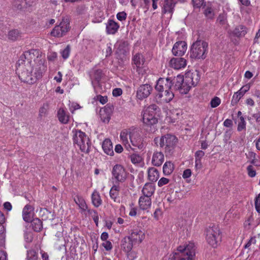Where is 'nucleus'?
<instances>
[{"instance_id": "obj_48", "label": "nucleus", "mask_w": 260, "mask_h": 260, "mask_svg": "<svg viewBox=\"0 0 260 260\" xmlns=\"http://www.w3.org/2000/svg\"><path fill=\"white\" fill-rule=\"evenodd\" d=\"M100 117L101 120L104 122H109L110 119V115L109 114H104L102 112V110L100 111Z\"/></svg>"}, {"instance_id": "obj_31", "label": "nucleus", "mask_w": 260, "mask_h": 260, "mask_svg": "<svg viewBox=\"0 0 260 260\" xmlns=\"http://www.w3.org/2000/svg\"><path fill=\"white\" fill-rule=\"evenodd\" d=\"M57 117L59 121L63 123L67 124L69 121L70 116L67 114L66 111L63 109H59L57 112Z\"/></svg>"}, {"instance_id": "obj_26", "label": "nucleus", "mask_w": 260, "mask_h": 260, "mask_svg": "<svg viewBox=\"0 0 260 260\" xmlns=\"http://www.w3.org/2000/svg\"><path fill=\"white\" fill-rule=\"evenodd\" d=\"M247 33L246 28L243 25H239L237 26L230 34L236 37H243Z\"/></svg>"}, {"instance_id": "obj_60", "label": "nucleus", "mask_w": 260, "mask_h": 260, "mask_svg": "<svg viewBox=\"0 0 260 260\" xmlns=\"http://www.w3.org/2000/svg\"><path fill=\"white\" fill-rule=\"evenodd\" d=\"M97 98L100 102L102 104H105L108 101L107 96H103L101 95H99L97 96Z\"/></svg>"}, {"instance_id": "obj_13", "label": "nucleus", "mask_w": 260, "mask_h": 260, "mask_svg": "<svg viewBox=\"0 0 260 260\" xmlns=\"http://www.w3.org/2000/svg\"><path fill=\"white\" fill-rule=\"evenodd\" d=\"M250 87L249 84H246L242 86L237 92H235L233 96L231 104L233 106L236 105L240 99L249 90Z\"/></svg>"}, {"instance_id": "obj_37", "label": "nucleus", "mask_w": 260, "mask_h": 260, "mask_svg": "<svg viewBox=\"0 0 260 260\" xmlns=\"http://www.w3.org/2000/svg\"><path fill=\"white\" fill-rule=\"evenodd\" d=\"M91 199L92 202L95 207H98L101 205L102 200L98 192L96 191L93 192L92 194Z\"/></svg>"}, {"instance_id": "obj_38", "label": "nucleus", "mask_w": 260, "mask_h": 260, "mask_svg": "<svg viewBox=\"0 0 260 260\" xmlns=\"http://www.w3.org/2000/svg\"><path fill=\"white\" fill-rule=\"evenodd\" d=\"M146 111L149 112V113L153 114L156 115V117L159 116V113L160 112V109L158 107V106H157L155 104H152L150 105L147 109Z\"/></svg>"}, {"instance_id": "obj_56", "label": "nucleus", "mask_w": 260, "mask_h": 260, "mask_svg": "<svg viewBox=\"0 0 260 260\" xmlns=\"http://www.w3.org/2000/svg\"><path fill=\"white\" fill-rule=\"evenodd\" d=\"M169 182V179L162 177L161 178L158 182V185L159 187H161L165 184H167Z\"/></svg>"}, {"instance_id": "obj_16", "label": "nucleus", "mask_w": 260, "mask_h": 260, "mask_svg": "<svg viewBox=\"0 0 260 260\" xmlns=\"http://www.w3.org/2000/svg\"><path fill=\"white\" fill-rule=\"evenodd\" d=\"M170 64L171 67L178 70L186 66V60L182 57L173 58L170 61Z\"/></svg>"}, {"instance_id": "obj_6", "label": "nucleus", "mask_w": 260, "mask_h": 260, "mask_svg": "<svg viewBox=\"0 0 260 260\" xmlns=\"http://www.w3.org/2000/svg\"><path fill=\"white\" fill-rule=\"evenodd\" d=\"M112 174L114 178L116 180V183H123L127 178V172L124 168L121 165H115L112 171Z\"/></svg>"}, {"instance_id": "obj_34", "label": "nucleus", "mask_w": 260, "mask_h": 260, "mask_svg": "<svg viewBox=\"0 0 260 260\" xmlns=\"http://www.w3.org/2000/svg\"><path fill=\"white\" fill-rule=\"evenodd\" d=\"M148 179L151 182H155L158 178L159 174L158 171L154 168L149 169L148 171Z\"/></svg>"}, {"instance_id": "obj_27", "label": "nucleus", "mask_w": 260, "mask_h": 260, "mask_svg": "<svg viewBox=\"0 0 260 260\" xmlns=\"http://www.w3.org/2000/svg\"><path fill=\"white\" fill-rule=\"evenodd\" d=\"M34 208L30 205H26L23 209L22 216L23 220L29 222L31 221L30 212L33 211Z\"/></svg>"}, {"instance_id": "obj_63", "label": "nucleus", "mask_w": 260, "mask_h": 260, "mask_svg": "<svg viewBox=\"0 0 260 260\" xmlns=\"http://www.w3.org/2000/svg\"><path fill=\"white\" fill-rule=\"evenodd\" d=\"M57 56L56 52H51L50 54L48 55V59L50 61H54L56 58Z\"/></svg>"}, {"instance_id": "obj_1", "label": "nucleus", "mask_w": 260, "mask_h": 260, "mask_svg": "<svg viewBox=\"0 0 260 260\" xmlns=\"http://www.w3.org/2000/svg\"><path fill=\"white\" fill-rule=\"evenodd\" d=\"M36 50H31L25 52L22 54L16 63V73L20 80L24 83L29 84H34L42 76L43 71L45 70L46 67L44 65V60H38L39 66L36 68L35 72L32 74L33 67L32 66V59L35 57L34 52Z\"/></svg>"}, {"instance_id": "obj_18", "label": "nucleus", "mask_w": 260, "mask_h": 260, "mask_svg": "<svg viewBox=\"0 0 260 260\" xmlns=\"http://www.w3.org/2000/svg\"><path fill=\"white\" fill-rule=\"evenodd\" d=\"M135 243L132 241V239L128 236L124 237L121 241V248L125 252H129L133 248Z\"/></svg>"}, {"instance_id": "obj_49", "label": "nucleus", "mask_w": 260, "mask_h": 260, "mask_svg": "<svg viewBox=\"0 0 260 260\" xmlns=\"http://www.w3.org/2000/svg\"><path fill=\"white\" fill-rule=\"evenodd\" d=\"M102 71L101 70H96L94 71V77L99 83L102 77Z\"/></svg>"}, {"instance_id": "obj_57", "label": "nucleus", "mask_w": 260, "mask_h": 260, "mask_svg": "<svg viewBox=\"0 0 260 260\" xmlns=\"http://www.w3.org/2000/svg\"><path fill=\"white\" fill-rule=\"evenodd\" d=\"M102 245L107 251L110 250L112 248V243L109 241H106L105 242L102 244Z\"/></svg>"}, {"instance_id": "obj_9", "label": "nucleus", "mask_w": 260, "mask_h": 260, "mask_svg": "<svg viewBox=\"0 0 260 260\" xmlns=\"http://www.w3.org/2000/svg\"><path fill=\"white\" fill-rule=\"evenodd\" d=\"M34 2L35 0H14L13 8L16 11L25 12L33 5Z\"/></svg>"}, {"instance_id": "obj_29", "label": "nucleus", "mask_w": 260, "mask_h": 260, "mask_svg": "<svg viewBox=\"0 0 260 260\" xmlns=\"http://www.w3.org/2000/svg\"><path fill=\"white\" fill-rule=\"evenodd\" d=\"M173 88L169 89V90L165 91L163 92L159 93V98H163V100L166 103L170 102L174 98V94L173 92Z\"/></svg>"}, {"instance_id": "obj_28", "label": "nucleus", "mask_w": 260, "mask_h": 260, "mask_svg": "<svg viewBox=\"0 0 260 260\" xmlns=\"http://www.w3.org/2000/svg\"><path fill=\"white\" fill-rule=\"evenodd\" d=\"M164 156L162 152H156L153 155L152 163L155 166H160L164 161Z\"/></svg>"}, {"instance_id": "obj_25", "label": "nucleus", "mask_w": 260, "mask_h": 260, "mask_svg": "<svg viewBox=\"0 0 260 260\" xmlns=\"http://www.w3.org/2000/svg\"><path fill=\"white\" fill-rule=\"evenodd\" d=\"M117 44L118 46L117 52L125 56L128 52L129 45L128 41L122 40L118 41Z\"/></svg>"}, {"instance_id": "obj_24", "label": "nucleus", "mask_w": 260, "mask_h": 260, "mask_svg": "<svg viewBox=\"0 0 260 260\" xmlns=\"http://www.w3.org/2000/svg\"><path fill=\"white\" fill-rule=\"evenodd\" d=\"M154 191L155 186L151 183H146L142 190L143 196L150 198L154 193Z\"/></svg>"}, {"instance_id": "obj_39", "label": "nucleus", "mask_w": 260, "mask_h": 260, "mask_svg": "<svg viewBox=\"0 0 260 260\" xmlns=\"http://www.w3.org/2000/svg\"><path fill=\"white\" fill-rule=\"evenodd\" d=\"M74 200L80 209L83 211H85L87 209V206L84 200L82 198L78 197L77 198L75 199Z\"/></svg>"}, {"instance_id": "obj_23", "label": "nucleus", "mask_w": 260, "mask_h": 260, "mask_svg": "<svg viewBox=\"0 0 260 260\" xmlns=\"http://www.w3.org/2000/svg\"><path fill=\"white\" fill-rule=\"evenodd\" d=\"M22 33L20 30L18 29H12L8 33V38L12 41H16L21 39Z\"/></svg>"}, {"instance_id": "obj_45", "label": "nucleus", "mask_w": 260, "mask_h": 260, "mask_svg": "<svg viewBox=\"0 0 260 260\" xmlns=\"http://www.w3.org/2000/svg\"><path fill=\"white\" fill-rule=\"evenodd\" d=\"M71 50V47L69 45H68L67 47L62 50L61 52L62 58L66 59L68 58Z\"/></svg>"}, {"instance_id": "obj_33", "label": "nucleus", "mask_w": 260, "mask_h": 260, "mask_svg": "<svg viewBox=\"0 0 260 260\" xmlns=\"http://www.w3.org/2000/svg\"><path fill=\"white\" fill-rule=\"evenodd\" d=\"M31 222V226L33 230L36 232H39L43 228V224L42 221L38 218H36L30 221Z\"/></svg>"}, {"instance_id": "obj_7", "label": "nucleus", "mask_w": 260, "mask_h": 260, "mask_svg": "<svg viewBox=\"0 0 260 260\" xmlns=\"http://www.w3.org/2000/svg\"><path fill=\"white\" fill-rule=\"evenodd\" d=\"M193 77H196V80L192 81L188 77H185L183 84H181L180 88L178 89V91L181 94H186L190 89L191 86H195L198 84L200 76L198 73H195L193 75Z\"/></svg>"}, {"instance_id": "obj_5", "label": "nucleus", "mask_w": 260, "mask_h": 260, "mask_svg": "<svg viewBox=\"0 0 260 260\" xmlns=\"http://www.w3.org/2000/svg\"><path fill=\"white\" fill-rule=\"evenodd\" d=\"M221 239L220 232L218 226L213 225L207 229L206 240L209 244L213 247H216Z\"/></svg>"}, {"instance_id": "obj_19", "label": "nucleus", "mask_w": 260, "mask_h": 260, "mask_svg": "<svg viewBox=\"0 0 260 260\" xmlns=\"http://www.w3.org/2000/svg\"><path fill=\"white\" fill-rule=\"evenodd\" d=\"M132 61L133 64L136 66V71L138 72L139 69L142 68L145 62V59L142 54L138 53L134 55Z\"/></svg>"}, {"instance_id": "obj_20", "label": "nucleus", "mask_w": 260, "mask_h": 260, "mask_svg": "<svg viewBox=\"0 0 260 260\" xmlns=\"http://www.w3.org/2000/svg\"><path fill=\"white\" fill-rule=\"evenodd\" d=\"M119 28L118 24L112 19H109L106 24V31L108 34H115Z\"/></svg>"}, {"instance_id": "obj_10", "label": "nucleus", "mask_w": 260, "mask_h": 260, "mask_svg": "<svg viewBox=\"0 0 260 260\" xmlns=\"http://www.w3.org/2000/svg\"><path fill=\"white\" fill-rule=\"evenodd\" d=\"M172 86L173 83L170 78H160L157 81L155 88L159 93H161L165 91L169 90Z\"/></svg>"}, {"instance_id": "obj_58", "label": "nucleus", "mask_w": 260, "mask_h": 260, "mask_svg": "<svg viewBox=\"0 0 260 260\" xmlns=\"http://www.w3.org/2000/svg\"><path fill=\"white\" fill-rule=\"evenodd\" d=\"M122 93V90L121 88H116L113 90L112 94L114 96L117 97L120 96Z\"/></svg>"}, {"instance_id": "obj_44", "label": "nucleus", "mask_w": 260, "mask_h": 260, "mask_svg": "<svg viewBox=\"0 0 260 260\" xmlns=\"http://www.w3.org/2000/svg\"><path fill=\"white\" fill-rule=\"evenodd\" d=\"M205 16L209 19H212L214 16V13L213 9L210 7H207L204 11Z\"/></svg>"}, {"instance_id": "obj_22", "label": "nucleus", "mask_w": 260, "mask_h": 260, "mask_svg": "<svg viewBox=\"0 0 260 260\" xmlns=\"http://www.w3.org/2000/svg\"><path fill=\"white\" fill-rule=\"evenodd\" d=\"M102 148L105 153L110 156L114 155L113 145L109 139H106L102 143Z\"/></svg>"}, {"instance_id": "obj_51", "label": "nucleus", "mask_w": 260, "mask_h": 260, "mask_svg": "<svg viewBox=\"0 0 260 260\" xmlns=\"http://www.w3.org/2000/svg\"><path fill=\"white\" fill-rule=\"evenodd\" d=\"M248 174L250 177H253L256 175V172L254 170L253 167L251 165H249L247 168Z\"/></svg>"}, {"instance_id": "obj_32", "label": "nucleus", "mask_w": 260, "mask_h": 260, "mask_svg": "<svg viewBox=\"0 0 260 260\" xmlns=\"http://www.w3.org/2000/svg\"><path fill=\"white\" fill-rule=\"evenodd\" d=\"M184 76L183 75H178L177 77H175L173 80H171L173 83V88L175 90H178L181 87V84H183L184 81Z\"/></svg>"}, {"instance_id": "obj_46", "label": "nucleus", "mask_w": 260, "mask_h": 260, "mask_svg": "<svg viewBox=\"0 0 260 260\" xmlns=\"http://www.w3.org/2000/svg\"><path fill=\"white\" fill-rule=\"evenodd\" d=\"M88 212L92 215L93 219L96 224V225H98L99 216L96 211L94 210H88Z\"/></svg>"}, {"instance_id": "obj_41", "label": "nucleus", "mask_w": 260, "mask_h": 260, "mask_svg": "<svg viewBox=\"0 0 260 260\" xmlns=\"http://www.w3.org/2000/svg\"><path fill=\"white\" fill-rule=\"evenodd\" d=\"M38 256L37 252L34 250H29L27 251V260H37Z\"/></svg>"}, {"instance_id": "obj_50", "label": "nucleus", "mask_w": 260, "mask_h": 260, "mask_svg": "<svg viewBox=\"0 0 260 260\" xmlns=\"http://www.w3.org/2000/svg\"><path fill=\"white\" fill-rule=\"evenodd\" d=\"M113 109V106L110 104H107L104 108V109L102 110V112L104 113V114H109L110 115V114L112 113V111Z\"/></svg>"}, {"instance_id": "obj_30", "label": "nucleus", "mask_w": 260, "mask_h": 260, "mask_svg": "<svg viewBox=\"0 0 260 260\" xmlns=\"http://www.w3.org/2000/svg\"><path fill=\"white\" fill-rule=\"evenodd\" d=\"M186 248V258L187 260H194L193 257L195 256V249L193 243H190L185 246Z\"/></svg>"}, {"instance_id": "obj_61", "label": "nucleus", "mask_w": 260, "mask_h": 260, "mask_svg": "<svg viewBox=\"0 0 260 260\" xmlns=\"http://www.w3.org/2000/svg\"><path fill=\"white\" fill-rule=\"evenodd\" d=\"M177 250L178 252L177 253H181L183 256L186 257V248L185 246H180L177 248Z\"/></svg>"}, {"instance_id": "obj_59", "label": "nucleus", "mask_w": 260, "mask_h": 260, "mask_svg": "<svg viewBox=\"0 0 260 260\" xmlns=\"http://www.w3.org/2000/svg\"><path fill=\"white\" fill-rule=\"evenodd\" d=\"M226 18L224 14H220L217 19V21L221 25L225 24Z\"/></svg>"}, {"instance_id": "obj_64", "label": "nucleus", "mask_w": 260, "mask_h": 260, "mask_svg": "<svg viewBox=\"0 0 260 260\" xmlns=\"http://www.w3.org/2000/svg\"><path fill=\"white\" fill-rule=\"evenodd\" d=\"M161 214V210L159 208H157L154 213V217L156 220H158L159 219V216H160Z\"/></svg>"}, {"instance_id": "obj_43", "label": "nucleus", "mask_w": 260, "mask_h": 260, "mask_svg": "<svg viewBox=\"0 0 260 260\" xmlns=\"http://www.w3.org/2000/svg\"><path fill=\"white\" fill-rule=\"evenodd\" d=\"M240 122L238 125L237 130L239 132L242 131L243 129L246 128V122L245 121L244 118L243 116L240 117Z\"/></svg>"}, {"instance_id": "obj_17", "label": "nucleus", "mask_w": 260, "mask_h": 260, "mask_svg": "<svg viewBox=\"0 0 260 260\" xmlns=\"http://www.w3.org/2000/svg\"><path fill=\"white\" fill-rule=\"evenodd\" d=\"M176 4L171 0H165L162 10V14H169L170 17H171Z\"/></svg>"}, {"instance_id": "obj_15", "label": "nucleus", "mask_w": 260, "mask_h": 260, "mask_svg": "<svg viewBox=\"0 0 260 260\" xmlns=\"http://www.w3.org/2000/svg\"><path fill=\"white\" fill-rule=\"evenodd\" d=\"M143 122L147 125H154L158 122V117L156 115L152 114L147 111L144 113L143 117Z\"/></svg>"}, {"instance_id": "obj_52", "label": "nucleus", "mask_w": 260, "mask_h": 260, "mask_svg": "<svg viewBox=\"0 0 260 260\" xmlns=\"http://www.w3.org/2000/svg\"><path fill=\"white\" fill-rule=\"evenodd\" d=\"M120 138L122 141L123 143H128V136L129 137V135L127 133L125 132H122L120 134Z\"/></svg>"}, {"instance_id": "obj_53", "label": "nucleus", "mask_w": 260, "mask_h": 260, "mask_svg": "<svg viewBox=\"0 0 260 260\" xmlns=\"http://www.w3.org/2000/svg\"><path fill=\"white\" fill-rule=\"evenodd\" d=\"M193 7L197 8H200L204 4V0H192Z\"/></svg>"}, {"instance_id": "obj_21", "label": "nucleus", "mask_w": 260, "mask_h": 260, "mask_svg": "<svg viewBox=\"0 0 260 260\" xmlns=\"http://www.w3.org/2000/svg\"><path fill=\"white\" fill-rule=\"evenodd\" d=\"M139 204L141 209L147 210L150 207L151 199L150 197L142 196L139 198Z\"/></svg>"}, {"instance_id": "obj_12", "label": "nucleus", "mask_w": 260, "mask_h": 260, "mask_svg": "<svg viewBox=\"0 0 260 260\" xmlns=\"http://www.w3.org/2000/svg\"><path fill=\"white\" fill-rule=\"evenodd\" d=\"M152 90V87L148 84L140 86L137 92V96L139 99L142 100L147 98Z\"/></svg>"}, {"instance_id": "obj_14", "label": "nucleus", "mask_w": 260, "mask_h": 260, "mask_svg": "<svg viewBox=\"0 0 260 260\" xmlns=\"http://www.w3.org/2000/svg\"><path fill=\"white\" fill-rule=\"evenodd\" d=\"M128 237L136 244L142 242L145 238V234L142 231L138 229H136L132 231L131 236Z\"/></svg>"}, {"instance_id": "obj_42", "label": "nucleus", "mask_w": 260, "mask_h": 260, "mask_svg": "<svg viewBox=\"0 0 260 260\" xmlns=\"http://www.w3.org/2000/svg\"><path fill=\"white\" fill-rule=\"evenodd\" d=\"M132 162L134 164H139L142 160V157L137 154H133L131 155Z\"/></svg>"}, {"instance_id": "obj_2", "label": "nucleus", "mask_w": 260, "mask_h": 260, "mask_svg": "<svg viewBox=\"0 0 260 260\" xmlns=\"http://www.w3.org/2000/svg\"><path fill=\"white\" fill-rule=\"evenodd\" d=\"M154 141L156 144L159 141V146L165 150L166 155H171L174 152L178 139L175 136L168 134L162 136L159 139L155 138Z\"/></svg>"}, {"instance_id": "obj_35", "label": "nucleus", "mask_w": 260, "mask_h": 260, "mask_svg": "<svg viewBox=\"0 0 260 260\" xmlns=\"http://www.w3.org/2000/svg\"><path fill=\"white\" fill-rule=\"evenodd\" d=\"M129 138L131 140V142L133 146L138 147L139 149L142 150L144 148V144L142 143V139L141 138H139L138 139L135 140L133 138L131 133L129 134Z\"/></svg>"}, {"instance_id": "obj_4", "label": "nucleus", "mask_w": 260, "mask_h": 260, "mask_svg": "<svg viewBox=\"0 0 260 260\" xmlns=\"http://www.w3.org/2000/svg\"><path fill=\"white\" fill-rule=\"evenodd\" d=\"M74 143L77 144L81 151L88 153L90 148V141L86 134L78 130L73 137Z\"/></svg>"}, {"instance_id": "obj_54", "label": "nucleus", "mask_w": 260, "mask_h": 260, "mask_svg": "<svg viewBox=\"0 0 260 260\" xmlns=\"http://www.w3.org/2000/svg\"><path fill=\"white\" fill-rule=\"evenodd\" d=\"M126 13L125 12H119L117 14V18L120 21L125 20L126 18Z\"/></svg>"}, {"instance_id": "obj_40", "label": "nucleus", "mask_w": 260, "mask_h": 260, "mask_svg": "<svg viewBox=\"0 0 260 260\" xmlns=\"http://www.w3.org/2000/svg\"><path fill=\"white\" fill-rule=\"evenodd\" d=\"M169 260H187V258L181 253H173L170 254Z\"/></svg>"}, {"instance_id": "obj_11", "label": "nucleus", "mask_w": 260, "mask_h": 260, "mask_svg": "<svg viewBox=\"0 0 260 260\" xmlns=\"http://www.w3.org/2000/svg\"><path fill=\"white\" fill-rule=\"evenodd\" d=\"M187 50V44L185 41H178L175 43L172 50V53L175 56H181L183 55Z\"/></svg>"}, {"instance_id": "obj_36", "label": "nucleus", "mask_w": 260, "mask_h": 260, "mask_svg": "<svg viewBox=\"0 0 260 260\" xmlns=\"http://www.w3.org/2000/svg\"><path fill=\"white\" fill-rule=\"evenodd\" d=\"M174 169V165L171 161H167L163 166V173L165 175H169L173 172Z\"/></svg>"}, {"instance_id": "obj_3", "label": "nucleus", "mask_w": 260, "mask_h": 260, "mask_svg": "<svg viewBox=\"0 0 260 260\" xmlns=\"http://www.w3.org/2000/svg\"><path fill=\"white\" fill-rule=\"evenodd\" d=\"M208 44L203 40H197L191 46L190 57L193 59H204L207 54Z\"/></svg>"}, {"instance_id": "obj_47", "label": "nucleus", "mask_w": 260, "mask_h": 260, "mask_svg": "<svg viewBox=\"0 0 260 260\" xmlns=\"http://www.w3.org/2000/svg\"><path fill=\"white\" fill-rule=\"evenodd\" d=\"M220 104V99L217 96H215L214 98H213L210 102L211 106L212 108H215L217 107Z\"/></svg>"}, {"instance_id": "obj_62", "label": "nucleus", "mask_w": 260, "mask_h": 260, "mask_svg": "<svg viewBox=\"0 0 260 260\" xmlns=\"http://www.w3.org/2000/svg\"><path fill=\"white\" fill-rule=\"evenodd\" d=\"M191 175V171L190 169H187L184 171L183 173V177L184 178H187L189 177Z\"/></svg>"}, {"instance_id": "obj_55", "label": "nucleus", "mask_w": 260, "mask_h": 260, "mask_svg": "<svg viewBox=\"0 0 260 260\" xmlns=\"http://www.w3.org/2000/svg\"><path fill=\"white\" fill-rule=\"evenodd\" d=\"M205 152L202 150L197 151L194 154L195 159L201 160V158L204 156Z\"/></svg>"}, {"instance_id": "obj_8", "label": "nucleus", "mask_w": 260, "mask_h": 260, "mask_svg": "<svg viewBox=\"0 0 260 260\" xmlns=\"http://www.w3.org/2000/svg\"><path fill=\"white\" fill-rule=\"evenodd\" d=\"M70 22L68 19H63L59 25L56 26L51 31V36L61 37L68 32L70 28Z\"/></svg>"}]
</instances>
